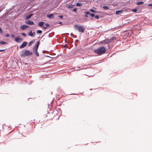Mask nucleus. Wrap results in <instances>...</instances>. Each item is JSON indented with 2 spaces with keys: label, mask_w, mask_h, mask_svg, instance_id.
I'll return each mask as SVG.
<instances>
[{
  "label": "nucleus",
  "mask_w": 152,
  "mask_h": 152,
  "mask_svg": "<svg viewBox=\"0 0 152 152\" xmlns=\"http://www.w3.org/2000/svg\"><path fill=\"white\" fill-rule=\"evenodd\" d=\"M107 50L104 46L100 47L99 48L94 49V51L98 55L100 56L106 52Z\"/></svg>",
  "instance_id": "1"
},
{
  "label": "nucleus",
  "mask_w": 152,
  "mask_h": 152,
  "mask_svg": "<svg viewBox=\"0 0 152 152\" xmlns=\"http://www.w3.org/2000/svg\"><path fill=\"white\" fill-rule=\"evenodd\" d=\"M33 53L32 52L27 50H25L23 51L20 54L21 58H24L26 56L32 55Z\"/></svg>",
  "instance_id": "2"
},
{
  "label": "nucleus",
  "mask_w": 152,
  "mask_h": 152,
  "mask_svg": "<svg viewBox=\"0 0 152 152\" xmlns=\"http://www.w3.org/2000/svg\"><path fill=\"white\" fill-rule=\"evenodd\" d=\"M40 44V42L38 41L33 48V53L37 57H38L39 56V54L38 52V50Z\"/></svg>",
  "instance_id": "3"
},
{
  "label": "nucleus",
  "mask_w": 152,
  "mask_h": 152,
  "mask_svg": "<svg viewBox=\"0 0 152 152\" xmlns=\"http://www.w3.org/2000/svg\"><path fill=\"white\" fill-rule=\"evenodd\" d=\"M74 28L77 30L79 32L81 33H84L85 31V28L83 26L79 25H75Z\"/></svg>",
  "instance_id": "4"
},
{
  "label": "nucleus",
  "mask_w": 152,
  "mask_h": 152,
  "mask_svg": "<svg viewBox=\"0 0 152 152\" xmlns=\"http://www.w3.org/2000/svg\"><path fill=\"white\" fill-rule=\"evenodd\" d=\"M29 26L28 25L25 24L21 25L20 27L22 31L25 30Z\"/></svg>",
  "instance_id": "5"
},
{
  "label": "nucleus",
  "mask_w": 152,
  "mask_h": 152,
  "mask_svg": "<svg viewBox=\"0 0 152 152\" xmlns=\"http://www.w3.org/2000/svg\"><path fill=\"white\" fill-rule=\"evenodd\" d=\"M28 43L26 42H24L22 44L19 46L20 49H22L25 47L27 44Z\"/></svg>",
  "instance_id": "6"
},
{
  "label": "nucleus",
  "mask_w": 152,
  "mask_h": 152,
  "mask_svg": "<svg viewBox=\"0 0 152 152\" xmlns=\"http://www.w3.org/2000/svg\"><path fill=\"white\" fill-rule=\"evenodd\" d=\"M25 23L28 25H33L34 24V22L32 21L29 20H27L25 21Z\"/></svg>",
  "instance_id": "7"
},
{
  "label": "nucleus",
  "mask_w": 152,
  "mask_h": 152,
  "mask_svg": "<svg viewBox=\"0 0 152 152\" xmlns=\"http://www.w3.org/2000/svg\"><path fill=\"white\" fill-rule=\"evenodd\" d=\"M116 39V37H110V39H107V42L108 43L110 42H111L113 40H115Z\"/></svg>",
  "instance_id": "8"
},
{
  "label": "nucleus",
  "mask_w": 152,
  "mask_h": 152,
  "mask_svg": "<svg viewBox=\"0 0 152 152\" xmlns=\"http://www.w3.org/2000/svg\"><path fill=\"white\" fill-rule=\"evenodd\" d=\"M23 40V39L21 38H19L18 36L16 37L15 38V41L17 42H20V41H22Z\"/></svg>",
  "instance_id": "9"
},
{
  "label": "nucleus",
  "mask_w": 152,
  "mask_h": 152,
  "mask_svg": "<svg viewBox=\"0 0 152 152\" xmlns=\"http://www.w3.org/2000/svg\"><path fill=\"white\" fill-rule=\"evenodd\" d=\"M47 17L50 19H52L54 18V15L53 14H49L47 15Z\"/></svg>",
  "instance_id": "10"
},
{
  "label": "nucleus",
  "mask_w": 152,
  "mask_h": 152,
  "mask_svg": "<svg viewBox=\"0 0 152 152\" xmlns=\"http://www.w3.org/2000/svg\"><path fill=\"white\" fill-rule=\"evenodd\" d=\"M102 43H103L104 44H108V42H107V39H105L103 40L100 41L99 42V44H101Z\"/></svg>",
  "instance_id": "11"
},
{
  "label": "nucleus",
  "mask_w": 152,
  "mask_h": 152,
  "mask_svg": "<svg viewBox=\"0 0 152 152\" xmlns=\"http://www.w3.org/2000/svg\"><path fill=\"white\" fill-rule=\"evenodd\" d=\"M123 10H117L115 11V14L116 15H118L122 13L123 12Z\"/></svg>",
  "instance_id": "12"
},
{
  "label": "nucleus",
  "mask_w": 152,
  "mask_h": 152,
  "mask_svg": "<svg viewBox=\"0 0 152 152\" xmlns=\"http://www.w3.org/2000/svg\"><path fill=\"white\" fill-rule=\"evenodd\" d=\"M33 14L31 13L29 15H26L25 17V19L26 20H28L33 15Z\"/></svg>",
  "instance_id": "13"
},
{
  "label": "nucleus",
  "mask_w": 152,
  "mask_h": 152,
  "mask_svg": "<svg viewBox=\"0 0 152 152\" xmlns=\"http://www.w3.org/2000/svg\"><path fill=\"white\" fill-rule=\"evenodd\" d=\"M45 24V23L43 21L39 22L38 23V25L41 27L43 26Z\"/></svg>",
  "instance_id": "14"
},
{
  "label": "nucleus",
  "mask_w": 152,
  "mask_h": 152,
  "mask_svg": "<svg viewBox=\"0 0 152 152\" xmlns=\"http://www.w3.org/2000/svg\"><path fill=\"white\" fill-rule=\"evenodd\" d=\"M28 35L31 37H32L34 36V34H33L32 31L31 30L29 32Z\"/></svg>",
  "instance_id": "15"
},
{
  "label": "nucleus",
  "mask_w": 152,
  "mask_h": 152,
  "mask_svg": "<svg viewBox=\"0 0 152 152\" xmlns=\"http://www.w3.org/2000/svg\"><path fill=\"white\" fill-rule=\"evenodd\" d=\"M144 4V2L142 1H140L138 2H137L136 3V4L137 5H140Z\"/></svg>",
  "instance_id": "16"
},
{
  "label": "nucleus",
  "mask_w": 152,
  "mask_h": 152,
  "mask_svg": "<svg viewBox=\"0 0 152 152\" xmlns=\"http://www.w3.org/2000/svg\"><path fill=\"white\" fill-rule=\"evenodd\" d=\"M34 41L35 40H33L29 42L28 43V46H31L34 43Z\"/></svg>",
  "instance_id": "17"
},
{
  "label": "nucleus",
  "mask_w": 152,
  "mask_h": 152,
  "mask_svg": "<svg viewBox=\"0 0 152 152\" xmlns=\"http://www.w3.org/2000/svg\"><path fill=\"white\" fill-rule=\"evenodd\" d=\"M0 44L2 45H5L7 44V43L5 41H0Z\"/></svg>",
  "instance_id": "18"
},
{
  "label": "nucleus",
  "mask_w": 152,
  "mask_h": 152,
  "mask_svg": "<svg viewBox=\"0 0 152 152\" xmlns=\"http://www.w3.org/2000/svg\"><path fill=\"white\" fill-rule=\"evenodd\" d=\"M102 8L105 10H108L109 9V7L107 6H103Z\"/></svg>",
  "instance_id": "19"
},
{
  "label": "nucleus",
  "mask_w": 152,
  "mask_h": 152,
  "mask_svg": "<svg viewBox=\"0 0 152 152\" xmlns=\"http://www.w3.org/2000/svg\"><path fill=\"white\" fill-rule=\"evenodd\" d=\"M83 5V4L82 3H77L76 4V5L77 6L81 7Z\"/></svg>",
  "instance_id": "20"
},
{
  "label": "nucleus",
  "mask_w": 152,
  "mask_h": 152,
  "mask_svg": "<svg viewBox=\"0 0 152 152\" xmlns=\"http://www.w3.org/2000/svg\"><path fill=\"white\" fill-rule=\"evenodd\" d=\"M132 12H134L135 13H137V8H134V9H132Z\"/></svg>",
  "instance_id": "21"
},
{
  "label": "nucleus",
  "mask_w": 152,
  "mask_h": 152,
  "mask_svg": "<svg viewBox=\"0 0 152 152\" xmlns=\"http://www.w3.org/2000/svg\"><path fill=\"white\" fill-rule=\"evenodd\" d=\"M42 32V31L40 30H38L36 32L37 34H41Z\"/></svg>",
  "instance_id": "22"
},
{
  "label": "nucleus",
  "mask_w": 152,
  "mask_h": 152,
  "mask_svg": "<svg viewBox=\"0 0 152 152\" xmlns=\"http://www.w3.org/2000/svg\"><path fill=\"white\" fill-rule=\"evenodd\" d=\"M89 11L95 13V12H96V11L95 10H94L93 9H90L89 10Z\"/></svg>",
  "instance_id": "23"
},
{
  "label": "nucleus",
  "mask_w": 152,
  "mask_h": 152,
  "mask_svg": "<svg viewBox=\"0 0 152 152\" xmlns=\"http://www.w3.org/2000/svg\"><path fill=\"white\" fill-rule=\"evenodd\" d=\"M70 36L72 37H73L74 38H76L77 37L76 35H74L72 33H71L70 34Z\"/></svg>",
  "instance_id": "24"
},
{
  "label": "nucleus",
  "mask_w": 152,
  "mask_h": 152,
  "mask_svg": "<svg viewBox=\"0 0 152 152\" xmlns=\"http://www.w3.org/2000/svg\"><path fill=\"white\" fill-rule=\"evenodd\" d=\"M84 13H85L86 14H87V15H90V14H91V13L90 12L88 11L84 12Z\"/></svg>",
  "instance_id": "25"
},
{
  "label": "nucleus",
  "mask_w": 152,
  "mask_h": 152,
  "mask_svg": "<svg viewBox=\"0 0 152 152\" xmlns=\"http://www.w3.org/2000/svg\"><path fill=\"white\" fill-rule=\"evenodd\" d=\"M95 18L97 19H99V16L98 15H95L94 17Z\"/></svg>",
  "instance_id": "26"
},
{
  "label": "nucleus",
  "mask_w": 152,
  "mask_h": 152,
  "mask_svg": "<svg viewBox=\"0 0 152 152\" xmlns=\"http://www.w3.org/2000/svg\"><path fill=\"white\" fill-rule=\"evenodd\" d=\"M72 11L75 12H77V8H74Z\"/></svg>",
  "instance_id": "27"
},
{
  "label": "nucleus",
  "mask_w": 152,
  "mask_h": 152,
  "mask_svg": "<svg viewBox=\"0 0 152 152\" xmlns=\"http://www.w3.org/2000/svg\"><path fill=\"white\" fill-rule=\"evenodd\" d=\"M95 14L94 13H91V14H90V16L92 17H94L95 16Z\"/></svg>",
  "instance_id": "28"
},
{
  "label": "nucleus",
  "mask_w": 152,
  "mask_h": 152,
  "mask_svg": "<svg viewBox=\"0 0 152 152\" xmlns=\"http://www.w3.org/2000/svg\"><path fill=\"white\" fill-rule=\"evenodd\" d=\"M21 35L24 37H26V34L25 33L23 32L22 33H21Z\"/></svg>",
  "instance_id": "29"
},
{
  "label": "nucleus",
  "mask_w": 152,
  "mask_h": 152,
  "mask_svg": "<svg viewBox=\"0 0 152 152\" xmlns=\"http://www.w3.org/2000/svg\"><path fill=\"white\" fill-rule=\"evenodd\" d=\"M74 5H69V6H68V8H72L73 7V6H74Z\"/></svg>",
  "instance_id": "30"
},
{
  "label": "nucleus",
  "mask_w": 152,
  "mask_h": 152,
  "mask_svg": "<svg viewBox=\"0 0 152 152\" xmlns=\"http://www.w3.org/2000/svg\"><path fill=\"white\" fill-rule=\"evenodd\" d=\"M58 17L60 18L61 19H63V16L62 15H59L58 16Z\"/></svg>",
  "instance_id": "31"
},
{
  "label": "nucleus",
  "mask_w": 152,
  "mask_h": 152,
  "mask_svg": "<svg viewBox=\"0 0 152 152\" xmlns=\"http://www.w3.org/2000/svg\"><path fill=\"white\" fill-rule=\"evenodd\" d=\"M45 25L47 27H49L50 26V25L48 23H45Z\"/></svg>",
  "instance_id": "32"
},
{
  "label": "nucleus",
  "mask_w": 152,
  "mask_h": 152,
  "mask_svg": "<svg viewBox=\"0 0 152 152\" xmlns=\"http://www.w3.org/2000/svg\"><path fill=\"white\" fill-rule=\"evenodd\" d=\"M4 36L5 37H9L10 35L8 33H7V34H6V35H4Z\"/></svg>",
  "instance_id": "33"
},
{
  "label": "nucleus",
  "mask_w": 152,
  "mask_h": 152,
  "mask_svg": "<svg viewBox=\"0 0 152 152\" xmlns=\"http://www.w3.org/2000/svg\"><path fill=\"white\" fill-rule=\"evenodd\" d=\"M56 110L58 113L59 112V111H61V110L59 108H57Z\"/></svg>",
  "instance_id": "34"
},
{
  "label": "nucleus",
  "mask_w": 152,
  "mask_h": 152,
  "mask_svg": "<svg viewBox=\"0 0 152 152\" xmlns=\"http://www.w3.org/2000/svg\"><path fill=\"white\" fill-rule=\"evenodd\" d=\"M11 36L12 37V38H15V35L14 34H12L11 35Z\"/></svg>",
  "instance_id": "35"
},
{
  "label": "nucleus",
  "mask_w": 152,
  "mask_h": 152,
  "mask_svg": "<svg viewBox=\"0 0 152 152\" xmlns=\"http://www.w3.org/2000/svg\"><path fill=\"white\" fill-rule=\"evenodd\" d=\"M3 32V30H2L1 27H0V32L1 33H2Z\"/></svg>",
  "instance_id": "36"
},
{
  "label": "nucleus",
  "mask_w": 152,
  "mask_h": 152,
  "mask_svg": "<svg viewBox=\"0 0 152 152\" xmlns=\"http://www.w3.org/2000/svg\"><path fill=\"white\" fill-rule=\"evenodd\" d=\"M45 57H49V58H56V57H51L50 56H45Z\"/></svg>",
  "instance_id": "37"
},
{
  "label": "nucleus",
  "mask_w": 152,
  "mask_h": 152,
  "mask_svg": "<svg viewBox=\"0 0 152 152\" xmlns=\"http://www.w3.org/2000/svg\"><path fill=\"white\" fill-rule=\"evenodd\" d=\"M64 47L65 48H67V44H65L64 45Z\"/></svg>",
  "instance_id": "38"
},
{
  "label": "nucleus",
  "mask_w": 152,
  "mask_h": 152,
  "mask_svg": "<svg viewBox=\"0 0 152 152\" xmlns=\"http://www.w3.org/2000/svg\"><path fill=\"white\" fill-rule=\"evenodd\" d=\"M148 5L149 6H152V3H149L148 4Z\"/></svg>",
  "instance_id": "39"
},
{
  "label": "nucleus",
  "mask_w": 152,
  "mask_h": 152,
  "mask_svg": "<svg viewBox=\"0 0 152 152\" xmlns=\"http://www.w3.org/2000/svg\"><path fill=\"white\" fill-rule=\"evenodd\" d=\"M44 29H45L47 28V27L45 26H43L42 27Z\"/></svg>",
  "instance_id": "40"
},
{
  "label": "nucleus",
  "mask_w": 152,
  "mask_h": 152,
  "mask_svg": "<svg viewBox=\"0 0 152 152\" xmlns=\"http://www.w3.org/2000/svg\"><path fill=\"white\" fill-rule=\"evenodd\" d=\"M6 50V49H2V50H0V52H2V51H4Z\"/></svg>",
  "instance_id": "41"
},
{
  "label": "nucleus",
  "mask_w": 152,
  "mask_h": 152,
  "mask_svg": "<svg viewBox=\"0 0 152 152\" xmlns=\"http://www.w3.org/2000/svg\"><path fill=\"white\" fill-rule=\"evenodd\" d=\"M95 13H97L99 14L101 13V12L96 11V12H95Z\"/></svg>",
  "instance_id": "42"
},
{
  "label": "nucleus",
  "mask_w": 152,
  "mask_h": 152,
  "mask_svg": "<svg viewBox=\"0 0 152 152\" xmlns=\"http://www.w3.org/2000/svg\"><path fill=\"white\" fill-rule=\"evenodd\" d=\"M58 23L60 24L61 25H62L63 24L60 21Z\"/></svg>",
  "instance_id": "43"
},
{
  "label": "nucleus",
  "mask_w": 152,
  "mask_h": 152,
  "mask_svg": "<svg viewBox=\"0 0 152 152\" xmlns=\"http://www.w3.org/2000/svg\"><path fill=\"white\" fill-rule=\"evenodd\" d=\"M45 52H49L48 51H47L45 50H43L42 52V53H45Z\"/></svg>",
  "instance_id": "44"
},
{
  "label": "nucleus",
  "mask_w": 152,
  "mask_h": 152,
  "mask_svg": "<svg viewBox=\"0 0 152 152\" xmlns=\"http://www.w3.org/2000/svg\"><path fill=\"white\" fill-rule=\"evenodd\" d=\"M84 16H85V17H86V18H88V15H87V14H86V15H84Z\"/></svg>",
  "instance_id": "45"
},
{
  "label": "nucleus",
  "mask_w": 152,
  "mask_h": 152,
  "mask_svg": "<svg viewBox=\"0 0 152 152\" xmlns=\"http://www.w3.org/2000/svg\"><path fill=\"white\" fill-rule=\"evenodd\" d=\"M76 94H74V93L69 94V95H76Z\"/></svg>",
  "instance_id": "46"
},
{
  "label": "nucleus",
  "mask_w": 152,
  "mask_h": 152,
  "mask_svg": "<svg viewBox=\"0 0 152 152\" xmlns=\"http://www.w3.org/2000/svg\"><path fill=\"white\" fill-rule=\"evenodd\" d=\"M33 33V34H34H34L35 33V32H34L33 33Z\"/></svg>",
  "instance_id": "47"
},
{
  "label": "nucleus",
  "mask_w": 152,
  "mask_h": 152,
  "mask_svg": "<svg viewBox=\"0 0 152 152\" xmlns=\"http://www.w3.org/2000/svg\"><path fill=\"white\" fill-rule=\"evenodd\" d=\"M114 53H113L112 55V56H110V57H111L113 55H114Z\"/></svg>",
  "instance_id": "48"
},
{
  "label": "nucleus",
  "mask_w": 152,
  "mask_h": 152,
  "mask_svg": "<svg viewBox=\"0 0 152 152\" xmlns=\"http://www.w3.org/2000/svg\"><path fill=\"white\" fill-rule=\"evenodd\" d=\"M64 42L65 43H66V40H64Z\"/></svg>",
  "instance_id": "49"
},
{
  "label": "nucleus",
  "mask_w": 152,
  "mask_h": 152,
  "mask_svg": "<svg viewBox=\"0 0 152 152\" xmlns=\"http://www.w3.org/2000/svg\"><path fill=\"white\" fill-rule=\"evenodd\" d=\"M50 113L49 112H47V114H49Z\"/></svg>",
  "instance_id": "50"
},
{
  "label": "nucleus",
  "mask_w": 152,
  "mask_h": 152,
  "mask_svg": "<svg viewBox=\"0 0 152 152\" xmlns=\"http://www.w3.org/2000/svg\"><path fill=\"white\" fill-rule=\"evenodd\" d=\"M35 0H31V1H34Z\"/></svg>",
  "instance_id": "51"
},
{
  "label": "nucleus",
  "mask_w": 152,
  "mask_h": 152,
  "mask_svg": "<svg viewBox=\"0 0 152 152\" xmlns=\"http://www.w3.org/2000/svg\"><path fill=\"white\" fill-rule=\"evenodd\" d=\"M83 68H81V69H83Z\"/></svg>",
  "instance_id": "52"
},
{
  "label": "nucleus",
  "mask_w": 152,
  "mask_h": 152,
  "mask_svg": "<svg viewBox=\"0 0 152 152\" xmlns=\"http://www.w3.org/2000/svg\"><path fill=\"white\" fill-rule=\"evenodd\" d=\"M80 67H78L77 68H80Z\"/></svg>",
  "instance_id": "53"
},
{
  "label": "nucleus",
  "mask_w": 152,
  "mask_h": 152,
  "mask_svg": "<svg viewBox=\"0 0 152 152\" xmlns=\"http://www.w3.org/2000/svg\"><path fill=\"white\" fill-rule=\"evenodd\" d=\"M77 70H79L80 69H77Z\"/></svg>",
  "instance_id": "54"
},
{
  "label": "nucleus",
  "mask_w": 152,
  "mask_h": 152,
  "mask_svg": "<svg viewBox=\"0 0 152 152\" xmlns=\"http://www.w3.org/2000/svg\"><path fill=\"white\" fill-rule=\"evenodd\" d=\"M61 104H60V105H59V106H60L61 105Z\"/></svg>",
  "instance_id": "55"
},
{
  "label": "nucleus",
  "mask_w": 152,
  "mask_h": 152,
  "mask_svg": "<svg viewBox=\"0 0 152 152\" xmlns=\"http://www.w3.org/2000/svg\"><path fill=\"white\" fill-rule=\"evenodd\" d=\"M92 90V89H90V90Z\"/></svg>",
  "instance_id": "56"
}]
</instances>
